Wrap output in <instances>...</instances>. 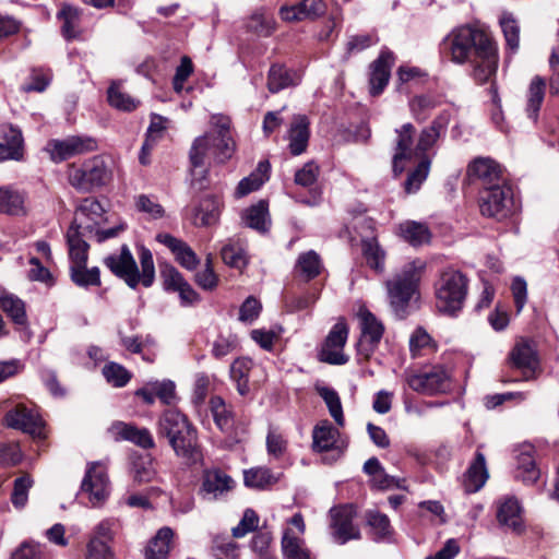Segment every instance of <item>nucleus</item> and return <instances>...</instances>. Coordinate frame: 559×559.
I'll return each instance as SVG.
<instances>
[{"instance_id": "59", "label": "nucleus", "mask_w": 559, "mask_h": 559, "mask_svg": "<svg viewBox=\"0 0 559 559\" xmlns=\"http://www.w3.org/2000/svg\"><path fill=\"white\" fill-rule=\"evenodd\" d=\"M259 524V516L252 509H247L239 524L233 528V536L241 538L250 532H253Z\"/></svg>"}, {"instance_id": "41", "label": "nucleus", "mask_w": 559, "mask_h": 559, "mask_svg": "<svg viewBox=\"0 0 559 559\" xmlns=\"http://www.w3.org/2000/svg\"><path fill=\"white\" fill-rule=\"evenodd\" d=\"M321 267V259L313 250L301 253L297 259L296 272L307 281L318 276Z\"/></svg>"}, {"instance_id": "30", "label": "nucleus", "mask_w": 559, "mask_h": 559, "mask_svg": "<svg viewBox=\"0 0 559 559\" xmlns=\"http://www.w3.org/2000/svg\"><path fill=\"white\" fill-rule=\"evenodd\" d=\"M90 150L85 142H47L44 152L55 163H61Z\"/></svg>"}, {"instance_id": "19", "label": "nucleus", "mask_w": 559, "mask_h": 559, "mask_svg": "<svg viewBox=\"0 0 559 559\" xmlns=\"http://www.w3.org/2000/svg\"><path fill=\"white\" fill-rule=\"evenodd\" d=\"M467 174L469 177L481 180L485 188L497 183H507L502 167L489 157L473 159L467 167Z\"/></svg>"}, {"instance_id": "15", "label": "nucleus", "mask_w": 559, "mask_h": 559, "mask_svg": "<svg viewBox=\"0 0 559 559\" xmlns=\"http://www.w3.org/2000/svg\"><path fill=\"white\" fill-rule=\"evenodd\" d=\"M348 336V328L344 321H338L329 332L325 342L319 353L321 361L331 365H344L348 357L343 353Z\"/></svg>"}, {"instance_id": "4", "label": "nucleus", "mask_w": 559, "mask_h": 559, "mask_svg": "<svg viewBox=\"0 0 559 559\" xmlns=\"http://www.w3.org/2000/svg\"><path fill=\"white\" fill-rule=\"evenodd\" d=\"M235 151V142H193L189 152L191 186L198 190L205 189L211 163L224 164Z\"/></svg>"}, {"instance_id": "26", "label": "nucleus", "mask_w": 559, "mask_h": 559, "mask_svg": "<svg viewBox=\"0 0 559 559\" xmlns=\"http://www.w3.org/2000/svg\"><path fill=\"white\" fill-rule=\"evenodd\" d=\"M486 459L481 452H477L474 462L465 473L463 486L467 493L478 491L488 479Z\"/></svg>"}, {"instance_id": "46", "label": "nucleus", "mask_w": 559, "mask_h": 559, "mask_svg": "<svg viewBox=\"0 0 559 559\" xmlns=\"http://www.w3.org/2000/svg\"><path fill=\"white\" fill-rule=\"evenodd\" d=\"M430 159L423 158L416 168L409 173L407 179L405 180L404 189L406 193H416L420 189V186L428 177Z\"/></svg>"}, {"instance_id": "57", "label": "nucleus", "mask_w": 559, "mask_h": 559, "mask_svg": "<svg viewBox=\"0 0 559 559\" xmlns=\"http://www.w3.org/2000/svg\"><path fill=\"white\" fill-rule=\"evenodd\" d=\"M404 483V479L389 475L384 468L370 478L371 486L381 490H389L393 488L405 489Z\"/></svg>"}, {"instance_id": "25", "label": "nucleus", "mask_w": 559, "mask_h": 559, "mask_svg": "<svg viewBox=\"0 0 559 559\" xmlns=\"http://www.w3.org/2000/svg\"><path fill=\"white\" fill-rule=\"evenodd\" d=\"M271 165L269 160H261L255 170H253L249 176L242 178L236 190L235 198L240 199L249 193L259 190L265 181L270 178Z\"/></svg>"}, {"instance_id": "3", "label": "nucleus", "mask_w": 559, "mask_h": 559, "mask_svg": "<svg viewBox=\"0 0 559 559\" xmlns=\"http://www.w3.org/2000/svg\"><path fill=\"white\" fill-rule=\"evenodd\" d=\"M139 260L142 269L141 273L129 247L123 245L119 253L107 255L104 259V264L112 274L124 281L130 288H136L139 283H142L144 287H150L155 280V266L151 250L141 246L139 248Z\"/></svg>"}, {"instance_id": "52", "label": "nucleus", "mask_w": 559, "mask_h": 559, "mask_svg": "<svg viewBox=\"0 0 559 559\" xmlns=\"http://www.w3.org/2000/svg\"><path fill=\"white\" fill-rule=\"evenodd\" d=\"M156 469L150 455L140 457L133 464V479L138 483H148L154 479Z\"/></svg>"}, {"instance_id": "2", "label": "nucleus", "mask_w": 559, "mask_h": 559, "mask_svg": "<svg viewBox=\"0 0 559 559\" xmlns=\"http://www.w3.org/2000/svg\"><path fill=\"white\" fill-rule=\"evenodd\" d=\"M157 435L168 440L175 454L187 464H195L201 457L197 430L178 409L165 411L157 423Z\"/></svg>"}, {"instance_id": "21", "label": "nucleus", "mask_w": 559, "mask_h": 559, "mask_svg": "<svg viewBox=\"0 0 559 559\" xmlns=\"http://www.w3.org/2000/svg\"><path fill=\"white\" fill-rule=\"evenodd\" d=\"M234 486L235 481L226 473L219 469L205 471L200 492L203 499L212 501L222 498Z\"/></svg>"}, {"instance_id": "45", "label": "nucleus", "mask_w": 559, "mask_h": 559, "mask_svg": "<svg viewBox=\"0 0 559 559\" xmlns=\"http://www.w3.org/2000/svg\"><path fill=\"white\" fill-rule=\"evenodd\" d=\"M317 391H318L319 395L325 402L332 418L335 420V423L340 427H343L344 426L343 407H342L341 399H340L337 392L328 386L317 388Z\"/></svg>"}, {"instance_id": "31", "label": "nucleus", "mask_w": 559, "mask_h": 559, "mask_svg": "<svg viewBox=\"0 0 559 559\" xmlns=\"http://www.w3.org/2000/svg\"><path fill=\"white\" fill-rule=\"evenodd\" d=\"M281 547L284 559H312L305 540L297 536L292 528L284 531Z\"/></svg>"}, {"instance_id": "5", "label": "nucleus", "mask_w": 559, "mask_h": 559, "mask_svg": "<svg viewBox=\"0 0 559 559\" xmlns=\"http://www.w3.org/2000/svg\"><path fill=\"white\" fill-rule=\"evenodd\" d=\"M116 164L111 157L95 156L82 167L69 166L68 181L79 191L91 192L108 186L114 180Z\"/></svg>"}, {"instance_id": "48", "label": "nucleus", "mask_w": 559, "mask_h": 559, "mask_svg": "<svg viewBox=\"0 0 559 559\" xmlns=\"http://www.w3.org/2000/svg\"><path fill=\"white\" fill-rule=\"evenodd\" d=\"M103 374L107 382L116 388H122L131 379V373L120 364L109 362L104 366Z\"/></svg>"}, {"instance_id": "43", "label": "nucleus", "mask_w": 559, "mask_h": 559, "mask_svg": "<svg viewBox=\"0 0 559 559\" xmlns=\"http://www.w3.org/2000/svg\"><path fill=\"white\" fill-rule=\"evenodd\" d=\"M210 409L216 426L222 431H228L233 426V414L224 400L219 396H213L210 400Z\"/></svg>"}, {"instance_id": "54", "label": "nucleus", "mask_w": 559, "mask_h": 559, "mask_svg": "<svg viewBox=\"0 0 559 559\" xmlns=\"http://www.w3.org/2000/svg\"><path fill=\"white\" fill-rule=\"evenodd\" d=\"M150 386L155 392L156 397L166 405H171L177 401L176 386L170 380L150 382Z\"/></svg>"}, {"instance_id": "63", "label": "nucleus", "mask_w": 559, "mask_h": 559, "mask_svg": "<svg viewBox=\"0 0 559 559\" xmlns=\"http://www.w3.org/2000/svg\"><path fill=\"white\" fill-rule=\"evenodd\" d=\"M169 126H170L169 119H167L163 116L153 114L151 116V123L147 129V136L151 138L152 140L166 138L169 135L168 134Z\"/></svg>"}, {"instance_id": "9", "label": "nucleus", "mask_w": 559, "mask_h": 559, "mask_svg": "<svg viewBox=\"0 0 559 559\" xmlns=\"http://www.w3.org/2000/svg\"><path fill=\"white\" fill-rule=\"evenodd\" d=\"M480 212L498 221L512 214L514 202L512 189L508 183H497L485 188L480 197Z\"/></svg>"}, {"instance_id": "34", "label": "nucleus", "mask_w": 559, "mask_h": 559, "mask_svg": "<svg viewBox=\"0 0 559 559\" xmlns=\"http://www.w3.org/2000/svg\"><path fill=\"white\" fill-rule=\"evenodd\" d=\"M222 202L216 197H206L200 201L195 209L194 224L210 226L218 221Z\"/></svg>"}, {"instance_id": "38", "label": "nucleus", "mask_w": 559, "mask_h": 559, "mask_svg": "<svg viewBox=\"0 0 559 559\" xmlns=\"http://www.w3.org/2000/svg\"><path fill=\"white\" fill-rule=\"evenodd\" d=\"M173 536L171 528L162 527L146 547V559H166L170 550Z\"/></svg>"}, {"instance_id": "14", "label": "nucleus", "mask_w": 559, "mask_h": 559, "mask_svg": "<svg viewBox=\"0 0 559 559\" xmlns=\"http://www.w3.org/2000/svg\"><path fill=\"white\" fill-rule=\"evenodd\" d=\"M360 326V338L358 341V350L365 357H368L380 343L384 326L377 317L367 308L361 307L357 313Z\"/></svg>"}, {"instance_id": "49", "label": "nucleus", "mask_w": 559, "mask_h": 559, "mask_svg": "<svg viewBox=\"0 0 559 559\" xmlns=\"http://www.w3.org/2000/svg\"><path fill=\"white\" fill-rule=\"evenodd\" d=\"M211 130L209 136L219 140H233L235 136L231 129L230 118L224 115H214L210 120Z\"/></svg>"}, {"instance_id": "8", "label": "nucleus", "mask_w": 559, "mask_h": 559, "mask_svg": "<svg viewBox=\"0 0 559 559\" xmlns=\"http://www.w3.org/2000/svg\"><path fill=\"white\" fill-rule=\"evenodd\" d=\"M105 209L95 198L83 199L75 209L73 221L67 231L68 243L87 242L91 233L105 221Z\"/></svg>"}, {"instance_id": "64", "label": "nucleus", "mask_w": 559, "mask_h": 559, "mask_svg": "<svg viewBox=\"0 0 559 559\" xmlns=\"http://www.w3.org/2000/svg\"><path fill=\"white\" fill-rule=\"evenodd\" d=\"M12 559H45V554L40 545L24 543L12 555Z\"/></svg>"}, {"instance_id": "51", "label": "nucleus", "mask_w": 559, "mask_h": 559, "mask_svg": "<svg viewBox=\"0 0 559 559\" xmlns=\"http://www.w3.org/2000/svg\"><path fill=\"white\" fill-rule=\"evenodd\" d=\"M286 438L274 428H270L266 435L267 454L276 460L281 459L287 450Z\"/></svg>"}, {"instance_id": "13", "label": "nucleus", "mask_w": 559, "mask_h": 559, "mask_svg": "<svg viewBox=\"0 0 559 559\" xmlns=\"http://www.w3.org/2000/svg\"><path fill=\"white\" fill-rule=\"evenodd\" d=\"M81 488L88 495L93 507L103 504L108 498L110 489L106 467L99 462L88 464Z\"/></svg>"}, {"instance_id": "20", "label": "nucleus", "mask_w": 559, "mask_h": 559, "mask_svg": "<svg viewBox=\"0 0 559 559\" xmlns=\"http://www.w3.org/2000/svg\"><path fill=\"white\" fill-rule=\"evenodd\" d=\"M5 423L9 427L20 429L31 435H40L43 420L39 415L25 405H16L5 415Z\"/></svg>"}, {"instance_id": "58", "label": "nucleus", "mask_w": 559, "mask_h": 559, "mask_svg": "<svg viewBox=\"0 0 559 559\" xmlns=\"http://www.w3.org/2000/svg\"><path fill=\"white\" fill-rule=\"evenodd\" d=\"M272 535L270 532H260L251 540V547L261 559H273L271 551Z\"/></svg>"}, {"instance_id": "7", "label": "nucleus", "mask_w": 559, "mask_h": 559, "mask_svg": "<svg viewBox=\"0 0 559 559\" xmlns=\"http://www.w3.org/2000/svg\"><path fill=\"white\" fill-rule=\"evenodd\" d=\"M438 309L447 314H455L463 308L468 290V280L460 271L444 270L436 285Z\"/></svg>"}, {"instance_id": "53", "label": "nucleus", "mask_w": 559, "mask_h": 559, "mask_svg": "<svg viewBox=\"0 0 559 559\" xmlns=\"http://www.w3.org/2000/svg\"><path fill=\"white\" fill-rule=\"evenodd\" d=\"M136 209L147 214L153 219L162 218L165 214L163 206L157 202L156 198L146 194H140L135 198Z\"/></svg>"}, {"instance_id": "6", "label": "nucleus", "mask_w": 559, "mask_h": 559, "mask_svg": "<svg viewBox=\"0 0 559 559\" xmlns=\"http://www.w3.org/2000/svg\"><path fill=\"white\" fill-rule=\"evenodd\" d=\"M426 262L416 259L405 263L393 276L386 281L385 286L391 306L394 310L403 311L417 290Z\"/></svg>"}, {"instance_id": "36", "label": "nucleus", "mask_w": 559, "mask_h": 559, "mask_svg": "<svg viewBox=\"0 0 559 559\" xmlns=\"http://www.w3.org/2000/svg\"><path fill=\"white\" fill-rule=\"evenodd\" d=\"M223 261L236 269H242L248 263L245 242L240 239H228L221 250Z\"/></svg>"}, {"instance_id": "10", "label": "nucleus", "mask_w": 559, "mask_h": 559, "mask_svg": "<svg viewBox=\"0 0 559 559\" xmlns=\"http://www.w3.org/2000/svg\"><path fill=\"white\" fill-rule=\"evenodd\" d=\"M406 382L412 390L425 395L445 393L451 389L450 376L442 366L409 372L406 374Z\"/></svg>"}, {"instance_id": "61", "label": "nucleus", "mask_w": 559, "mask_h": 559, "mask_svg": "<svg viewBox=\"0 0 559 559\" xmlns=\"http://www.w3.org/2000/svg\"><path fill=\"white\" fill-rule=\"evenodd\" d=\"M501 28L507 41V45L512 49L516 50L520 44V29L515 20L511 16H503L501 19Z\"/></svg>"}, {"instance_id": "16", "label": "nucleus", "mask_w": 559, "mask_h": 559, "mask_svg": "<svg viewBox=\"0 0 559 559\" xmlns=\"http://www.w3.org/2000/svg\"><path fill=\"white\" fill-rule=\"evenodd\" d=\"M332 535L338 544H345L350 539H359L360 532L353 524L352 507L333 508L330 511Z\"/></svg>"}, {"instance_id": "37", "label": "nucleus", "mask_w": 559, "mask_h": 559, "mask_svg": "<svg viewBox=\"0 0 559 559\" xmlns=\"http://www.w3.org/2000/svg\"><path fill=\"white\" fill-rule=\"evenodd\" d=\"M0 307L15 324L25 325L27 323L25 304L17 296L0 292Z\"/></svg>"}, {"instance_id": "35", "label": "nucleus", "mask_w": 559, "mask_h": 559, "mask_svg": "<svg viewBox=\"0 0 559 559\" xmlns=\"http://www.w3.org/2000/svg\"><path fill=\"white\" fill-rule=\"evenodd\" d=\"M546 81L539 75L533 78L527 91L526 114L533 121L537 120L539 109L544 102Z\"/></svg>"}, {"instance_id": "42", "label": "nucleus", "mask_w": 559, "mask_h": 559, "mask_svg": "<svg viewBox=\"0 0 559 559\" xmlns=\"http://www.w3.org/2000/svg\"><path fill=\"white\" fill-rule=\"evenodd\" d=\"M362 254L367 264L377 272H383L385 252L376 238H367L361 241Z\"/></svg>"}, {"instance_id": "23", "label": "nucleus", "mask_w": 559, "mask_h": 559, "mask_svg": "<svg viewBox=\"0 0 559 559\" xmlns=\"http://www.w3.org/2000/svg\"><path fill=\"white\" fill-rule=\"evenodd\" d=\"M393 64V55L390 51H382L371 64L370 93L373 96L382 93L390 79V71Z\"/></svg>"}, {"instance_id": "28", "label": "nucleus", "mask_w": 559, "mask_h": 559, "mask_svg": "<svg viewBox=\"0 0 559 559\" xmlns=\"http://www.w3.org/2000/svg\"><path fill=\"white\" fill-rule=\"evenodd\" d=\"M26 194L9 187L0 188V213L13 216L25 215Z\"/></svg>"}, {"instance_id": "11", "label": "nucleus", "mask_w": 559, "mask_h": 559, "mask_svg": "<svg viewBox=\"0 0 559 559\" xmlns=\"http://www.w3.org/2000/svg\"><path fill=\"white\" fill-rule=\"evenodd\" d=\"M116 521L104 519L92 530L85 547L84 559H116L112 542Z\"/></svg>"}, {"instance_id": "1", "label": "nucleus", "mask_w": 559, "mask_h": 559, "mask_svg": "<svg viewBox=\"0 0 559 559\" xmlns=\"http://www.w3.org/2000/svg\"><path fill=\"white\" fill-rule=\"evenodd\" d=\"M442 51L456 64H469L471 75L478 84L490 83L492 100L498 104L495 76L498 69V49L486 29L475 25L459 26L443 39Z\"/></svg>"}, {"instance_id": "33", "label": "nucleus", "mask_w": 559, "mask_h": 559, "mask_svg": "<svg viewBox=\"0 0 559 559\" xmlns=\"http://www.w3.org/2000/svg\"><path fill=\"white\" fill-rule=\"evenodd\" d=\"M241 219L246 226L258 231H266L270 225L269 206L264 200L251 205L242 212Z\"/></svg>"}, {"instance_id": "56", "label": "nucleus", "mask_w": 559, "mask_h": 559, "mask_svg": "<svg viewBox=\"0 0 559 559\" xmlns=\"http://www.w3.org/2000/svg\"><path fill=\"white\" fill-rule=\"evenodd\" d=\"M367 522L379 538L390 535V520L385 514L380 513L379 511H369L367 513Z\"/></svg>"}, {"instance_id": "32", "label": "nucleus", "mask_w": 559, "mask_h": 559, "mask_svg": "<svg viewBox=\"0 0 559 559\" xmlns=\"http://www.w3.org/2000/svg\"><path fill=\"white\" fill-rule=\"evenodd\" d=\"M111 430L117 435V437L131 441L144 449H151L154 447L152 435L145 428L139 429L132 425L116 423L112 425Z\"/></svg>"}, {"instance_id": "29", "label": "nucleus", "mask_w": 559, "mask_h": 559, "mask_svg": "<svg viewBox=\"0 0 559 559\" xmlns=\"http://www.w3.org/2000/svg\"><path fill=\"white\" fill-rule=\"evenodd\" d=\"M299 83V76L296 72H292L285 66L275 63L271 66L267 73V90L271 93H278L280 91L295 86Z\"/></svg>"}, {"instance_id": "17", "label": "nucleus", "mask_w": 559, "mask_h": 559, "mask_svg": "<svg viewBox=\"0 0 559 559\" xmlns=\"http://www.w3.org/2000/svg\"><path fill=\"white\" fill-rule=\"evenodd\" d=\"M431 142H397V147L393 156V171L395 175L402 174L407 165L419 164L423 158H429L426 152Z\"/></svg>"}, {"instance_id": "60", "label": "nucleus", "mask_w": 559, "mask_h": 559, "mask_svg": "<svg viewBox=\"0 0 559 559\" xmlns=\"http://www.w3.org/2000/svg\"><path fill=\"white\" fill-rule=\"evenodd\" d=\"M164 287L166 290L177 292L187 282L181 273L173 265L166 264L160 269Z\"/></svg>"}, {"instance_id": "47", "label": "nucleus", "mask_w": 559, "mask_h": 559, "mask_svg": "<svg viewBox=\"0 0 559 559\" xmlns=\"http://www.w3.org/2000/svg\"><path fill=\"white\" fill-rule=\"evenodd\" d=\"M276 481L277 478L266 467H255L245 472V484L248 487L264 488Z\"/></svg>"}, {"instance_id": "22", "label": "nucleus", "mask_w": 559, "mask_h": 559, "mask_svg": "<svg viewBox=\"0 0 559 559\" xmlns=\"http://www.w3.org/2000/svg\"><path fill=\"white\" fill-rule=\"evenodd\" d=\"M513 367L520 369L523 380L528 381L535 378L538 366L536 352L527 342L518 343L510 354Z\"/></svg>"}, {"instance_id": "40", "label": "nucleus", "mask_w": 559, "mask_h": 559, "mask_svg": "<svg viewBox=\"0 0 559 559\" xmlns=\"http://www.w3.org/2000/svg\"><path fill=\"white\" fill-rule=\"evenodd\" d=\"M107 99L111 107L122 111H133L140 100L123 91L120 82H112L107 91Z\"/></svg>"}, {"instance_id": "27", "label": "nucleus", "mask_w": 559, "mask_h": 559, "mask_svg": "<svg viewBox=\"0 0 559 559\" xmlns=\"http://www.w3.org/2000/svg\"><path fill=\"white\" fill-rule=\"evenodd\" d=\"M516 460L515 478L525 485L535 484L540 476V472L533 456V448L531 445H524Z\"/></svg>"}, {"instance_id": "50", "label": "nucleus", "mask_w": 559, "mask_h": 559, "mask_svg": "<svg viewBox=\"0 0 559 559\" xmlns=\"http://www.w3.org/2000/svg\"><path fill=\"white\" fill-rule=\"evenodd\" d=\"M247 27L259 36H270L274 31V21L271 15L255 12L248 21Z\"/></svg>"}, {"instance_id": "39", "label": "nucleus", "mask_w": 559, "mask_h": 559, "mask_svg": "<svg viewBox=\"0 0 559 559\" xmlns=\"http://www.w3.org/2000/svg\"><path fill=\"white\" fill-rule=\"evenodd\" d=\"M402 238L412 246H421L428 243L431 234L427 225L414 221L402 223L399 227Z\"/></svg>"}, {"instance_id": "18", "label": "nucleus", "mask_w": 559, "mask_h": 559, "mask_svg": "<svg viewBox=\"0 0 559 559\" xmlns=\"http://www.w3.org/2000/svg\"><path fill=\"white\" fill-rule=\"evenodd\" d=\"M346 444L340 441V431L328 420L317 424L312 430V449L322 453L328 451H337L338 455L343 453Z\"/></svg>"}, {"instance_id": "12", "label": "nucleus", "mask_w": 559, "mask_h": 559, "mask_svg": "<svg viewBox=\"0 0 559 559\" xmlns=\"http://www.w3.org/2000/svg\"><path fill=\"white\" fill-rule=\"evenodd\" d=\"M71 259L70 276L72 282L80 287L99 286L100 272L97 266L87 269L88 243H68Z\"/></svg>"}, {"instance_id": "55", "label": "nucleus", "mask_w": 559, "mask_h": 559, "mask_svg": "<svg viewBox=\"0 0 559 559\" xmlns=\"http://www.w3.org/2000/svg\"><path fill=\"white\" fill-rule=\"evenodd\" d=\"M309 124L306 115H294L288 128V140H309Z\"/></svg>"}, {"instance_id": "24", "label": "nucleus", "mask_w": 559, "mask_h": 559, "mask_svg": "<svg viewBox=\"0 0 559 559\" xmlns=\"http://www.w3.org/2000/svg\"><path fill=\"white\" fill-rule=\"evenodd\" d=\"M497 520L500 525L508 527L515 534L523 532L521 507L514 498H506L499 503Z\"/></svg>"}, {"instance_id": "62", "label": "nucleus", "mask_w": 559, "mask_h": 559, "mask_svg": "<svg viewBox=\"0 0 559 559\" xmlns=\"http://www.w3.org/2000/svg\"><path fill=\"white\" fill-rule=\"evenodd\" d=\"M32 487V479L22 476L15 479L12 492V503L15 508H23L27 502L28 489Z\"/></svg>"}, {"instance_id": "44", "label": "nucleus", "mask_w": 559, "mask_h": 559, "mask_svg": "<svg viewBox=\"0 0 559 559\" xmlns=\"http://www.w3.org/2000/svg\"><path fill=\"white\" fill-rule=\"evenodd\" d=\"M80 9L72 5H63L58 13V17L63 21L61 26L62 35L68 39H73L78 36V25L80 21Z\"/></svg>"}]
</instances>
